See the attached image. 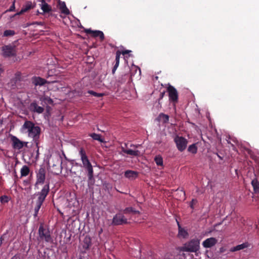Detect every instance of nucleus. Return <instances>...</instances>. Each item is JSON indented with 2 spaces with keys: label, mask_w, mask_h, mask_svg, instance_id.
<instances>
[{
  "label": "nucleus",
  "mask_w": 259,
  "mask_h": 259,
  "mask_svg": "<svg viewBox=\"0 0 259 259\" xmlns=\"http://www.w3.org/2000/svg\"><path fill=\"white\" fill-rule=\"evenodd\" d=\"M23 133H27L29 137L33 139L35 145L37 146L39 144V138L41 129L31 121L26 120L21 127Z\"/></svg>",
  "instance_id": "obj_1"
},
{
  "label": "nucleus",
  "mask_w": 259,
  "mask_h": 259,
  "mask_svg": "<svg viewBox=\"0 0 259 259\" xmlns=\"http://www.w3.org/2000/svg\"><path fill=\"white\" fill-rule=\"evenodd\" d=\"M79 154L82 162L83 166L88 171L89 184L93 185L94 183V171L91 163L90 162L88 156L86 155L85 150L82 148L79 150Z\"/></svg>",
  "instance_id": "obj_2"
},
{
  "label": "nucleus",
  "mask_w": 259,
  "mask_h": 259,
  "mask_svg": "<svg viewBox=\"0 0 259 259\" xmlns=\"http://www.w3.org/2000/svg\"><path fill=\"white\" fill-rule=\"evenodd\" d=\"M50 191L49 183L46 184L40 192L38 193V198L35 202V207L34 208V213L33 216L34 218L37 217L38 212L40 209L43 202H44L47 196Z\"/></svg>",
  "instance_id": "obj_3"
},
{
  "label": "nucleus",
  "mask_w": 259,
  "mask_h": 259,
  "mask_svg": "<svg viewBox=\"0 0 259 259\" xmlns=\"http://www.w3.org/2000/svg\"><path fill=\"white\" fill-rule=\"evenodd\" d=\"M62 158L60 155H55L51 157L49 164L52 167V172L55 175L61 173L62 167Z\"/></svg>",
  "instance_id": "obj_4"
},
{
  "label": "nucleus",
  "mask_w": 259,
  "mask_h": 259,
  "mask_svg": "<svg viewBox=\"0 0 259 259\" xmlns=\"http://www.w3.org/2000/svg\"><path fill=\"white\" fill-rule=\"evenodd\" d=\"M22 81V78L21 76V73L20 72H17L15 74L14 76L8 82V85L12 90L20 89L22 88L21 84Z\"/></svg>",
  "instance_id": "obj_5"
},
{
  "label": "nucleus",
  "mask_w": 259,
  "mask_h": 259,
  "mask_svg": "<svg viewBox=\"0 0 259 259\" xmlns=\"http://www.w3.org/2000/svg\"><path fill=\"white\" fill-rule=\"evenodd\" d=\"M38 233L40 240L45 241L46 242H53V240L50 231L49 229L45 228L43 224H40L39 226Z\"/></svg>",
  "instance_id": "obj_6"
},
{
  "label": "nucleus",
  "mask_w": 259,
  "mask_h": 259,
  "mask_svg": "<svg viewBox=\"0 0 259 259\" xmlns=\"http://www.w3.org/2000/svg\"><path fill=\"white\" fill-rule=\"evenodd\" d=\"M199 248V241L197 239H192L186 243L182 247V250L184 251L196 252Z\"/></svg>",
  "instance_id": "obj_7"
},
{
  "label": "nucleus",
  "mask_w": 259,
  "mask_h": 259,
  "mask_svg": "<svg viewBox=\"0 0 259 259\" xmlns=\"http://www.w3.org/2000/svg\"><path fill=\"white\" fill-rule=\"evenodd\" d=\"M2 55L5 58L15 57L16 56L15 46L5 45L2 48Z\"/></svg>",
  "instance_id": "obj_8"
},
{
  "label": "nucleus",
  "mask_w": 259,
  "mask_h": 259,
  "mask_svg": "<svg viewBox=\"0 0 259 259\" xmlns=\"http://www.w3.org/2000/svg\"><path fill=\"white\" fill-rule=\"evenodd\" d=\"M166 90L168 94L169 101L174 104L177 103L178 102L179 94L176 89L172 85L168 84Z\"/></svg>",
  "instance_id": "obj_9"
},
{
  "label": "nucleus",
  "mask_w": 259,
  "mask_h": 259,
  "mask_svg": "<svg viewBox=\"0 0 259 259\" xmlns=\"http://www.w3.org/2000/svg\"><path fill=\"white\" fill-rule=\"evenodd\" d=\"M177 148L180 152H183L187 147L188 141L185 138L177 136L174 139Z\"/></svg>",
  "instance_id": "obj_10"
},
{
  "label": "nucleus",
  "mask_w": 259,
  "mask_h": 259,
  "mask_svg": "<svg viewBox=\"0 0 259 259\" xmlns=\"http://www.w3.org/2000/svg\"><path fill=\"white\" fill-rule=\"evenodd\" d=\"M127 223V220L122 213H117L113 218L112 224L113 225H122Z\"/></svg>",
  "instance_id": "obj_11"
},
{
  "label": "nucleus",
  "mask_w": 259,
  "mask_h": 259,
  "mask_svg": "<svg viewBox=\"0 0 259 259\" xmlns=\"http://www.w3.org/2000/svg\"><path fill=\"white\" fill-rule=\"evenodd\" d=\"M46 170L44 167H40L36 172V182L37 184H42L44 183L46 179Z\"/></svg>",
  "instance_id": "obj_12"
},
{
  "label": "nucleus",
  "mask_w": 259,
  "mask_h": 259,
  "mask_svg": "<svg viewBox=\"0 0 259 259\" xmlns=\"http://www.w3.org/2000/svg\"><path fill=\"white\" fill-rule=\"evenodd\" d=\"M36 6L35 3H32L31 2H26V3L23 6L21 11L17 13H16L15 15H20L24 13H25L29 10L34 8Z\"/></svg>",
  "instance_id": "obj_13"
},
{
  "label": "nucleus",
  "mask_w": 259,
  "mask_h": 259,
  "mask_svg": "<svg viewBox=\"0 0 259 259\" xmlns=\"http://www.w3.org/2000/svg\"><path fill=\"white\" fill-rule=\"evenodd\" d=\"M29 109L30 111L41 114L44 111V108L38 106L36 101H34L29 106Z\"/></svg>",
  "instance_id": "obj_14"
},
{
  "label": "nucleus",
  "mask_w": 259,
  "mask_h": 259,
  "mask_svg": "<svg viewBox=\"0 0 259 259\" xmlns=\"http://www.w3.org/2000/svg\"><path fill=\"white\" fill-rule=\"evenodd\" d=\"M11 141L12 142V146L15 149L20 150L24 146L23 142L20 141L16 136H12L11 137Z\"/></svg>",
  "instance_id": "obj_15"
},
{
  "label": "nucleus",
  "mask_w": 259,
  "mask_h": 259,
  "mask_svg": "<svg viewBox=\"0 0 259 259\" xmlns=\"http://www.w3.org/2000/svg\"><path fill=\"white\" fill-rule=\"evenodd\" d=\"M88 34H91L92 36L94 37H99L100 40L102 41L104 39V34L103 32L100 30H92L91 29H88L85 30Z\"/></svg>",
  "instance_id": "obj_16"
},
{
  "label": "nucleus",
  "mask_w": 259,
  "mask_h": 259,
  "mask_svg": "<svg viewBox=\"0 0 259 259\" xmlns=\"http://www.w3.org/2000/svg\"><path fill=\"white\" fill-rule=\"evenodd\" d=\"M218 242L216 238L214 237H210L205 239L202 242V245L205 248H210L214 246Z\"/></svg>",
  "instance_id": "obj_17"
},
{
  "label": "nucleus",
  "mask_w": 259,
  "mask_h": 259,
  "mask_svg": "<svg viewBox=\"0 0 259 259\" xmlns=\"http://www.w3.org/2000/svg\"><path fill=\"white\" fill-rule=\"evenodd\" d=\"M32 83L35 85H43L46 83H48V82L45 79L40 77H36L34 76L32 78Z\"/></svg>",
  "instance_id": "obj_18"
},
{
  "label": "nucleus",
  "mask_w": 259,
  "mask_h": 259,
  "mask_svg": "<svg viewBox=\"0 0 259 259\" xmlns=\"http://www.w3.org/2000/svg\"><path fill=\"white\" fill-rule=\"evenodd\" d=\"M138 172L132 170H127L124 172V176L130 180L136 179L138 176Z\"/></svg>",
  "instance_id": "obj_19"
},
{
  "label": "nucleus",
  "mask_w": 259,
  "mask_h": 259,
  "mask_svg": "<svg viewBox=\"0 0 259 259\" xmlns=\"http://www.w3.org/2000/svg\"><path fill=\"white\" fill-rule=\"evenodd\" d=\"M40 7L44 13H49L52 11V7L47 3L45 0H41Z\"/></svg>",
  "instance_id": "obj_20"
},
{
  "label": "nucleus",
  "mask_w": 259,
  "mask_h": 259,
  "mask_svg": "<svg viewBox=\"0 0 259 259\" xmlns=\"http://www.w3.org/2000/svg\"><path fill=\"white\" fill-rule=\"evenodd\" d=\"M120 55L121 52L120 51H117L116 52L115 63L112 70V72L113 74L115 73L117 68L119 66Z\"/></svg>",
  "instance_id": "obj_21"
},
{
  "label": "nucleus",
  "mask_w": 259,
  "mask_h": 259,
  "mask_svg": "<svg viewBox=\"0 0 259 259\" xmlns=\"http://www.w3.org/2000/svg\"><path fill=\"white\" fill-rule=\"evenodd\" d=\"M122 152L131 156H137L140 154L139 150H133L132 149H126L124 147H121Z\"/></svg>",
  "instance_id": "obj_22"
},
{
  "label": "nucleus",
  "mask_w": 259,
  "mask_h": 259,
  "mask_svg": "<svg viewBox=\"0 0 259 259\" xmlns=\"http://www.w3.org/2000/svg\"><path fill=\"white\" fill-rule=\"evenodd\" d=\"M59 9L61 11V13L65 14L68 15L70 13L69 10L67 8L65 3L64 2H59Z\"/></svg>",
  "instance_id": "obj_23"
},
{
  "label": "nucleus",
  "mask_w": 259,
  "mask_h": 259,
  "mask_svg": "<svg viewBox=\"0 0 259 259\" xmlns=\"http://www.w3.org/2000/svg\"><path fill=\"white\" fill-rule=\"evenodd\" d=\"M92 245V240L90 237L86 236L83 241L82 246L85 249H88Z\"/></svg>",
  "instance_id": "obj_24"
},
{
  "label": "nucleus",
  "mask_w": 259,
  "mask_h": 259,
  "mask_svg": "<svg viewBox=\"0 0 259 259\" xmlns=\"http://www.w3.org/2000/svg\"><path fill=\"white\" fill-rule=\"evenodd\" d=\"M157 120L159 121H162L163 123H166L169 121V116L164 113H161L157 118Z\"/></svg>",
  "instance_id": "obj_25"
},
{
  "label": "nucleus",
  "mask_w": 259,
  "mask_h": 259,
  "mask_svg": "<svg viewBox=\"0 0 259 259\" xmlns=\"http://www.w3.org/2000/svg\"><path fill=\"white\" fill-rule=\"evenodd\" d=\"M251 185L253 188L254 192L255 194H259V182L256 178L252 180Z\"/></svg>",
  "instance_id": "obj_26"
},
{
  "label": "nucleus",
  "mask_w": 259,
  "mask_h": 259,
  "mask_svg": "<svg viewBox=\"0 0 259 259\" xmlns=\"http://www.w3.org/2000/svg\"><path fill=\"white\" fill-rule=\"evenodd\" d=\"M29 172V167L27 165H23L20 170L21 176L26 177L28 175Z\"/></svg>",
  "instance_id": "obj_27"
},
{
  "label": "nucleus",
  "mask_w": 259,
  "mask_h": 259,
  "mask_svg": "<svg viewBox=\"0 0 259 259\" xmlns=\"http://www.w3.org/2000/svg\"><path fill=\"white\" fill-rule=\"evenodd\" d=\"M247 247V244L246 243H242L241 244L238 245L235 247H232L230 249V251L235 252L238 250H240Z\"/></svg>",
  "instance_id": "obj_28"
},
{
  "label": "nucleus",
  "mask_w": 259,
  "mask_h": 259,
  "mask_svg": "<svg viewBox=\"0 0 259 259\" xmlns=\"http://www.w3.org/2000/svg\"><path fill=\"white\" fill-rule=\"evenodd\" d=\"M177 223L179 227V235L184 238L186 237L188 235V233L181 227L178 221Z\"/></svg>",
  "instance_id": "obj_29"
},
{
  "label": "nucleus",
  "mask_w": 259,
  "mask_h": 259,
  "mask_svg": "<svg viewBox=\"0 0 259 259\" xmlns=\"http://www.w3.org/2000/svg\"><path fill=\"white\" fill-rule=\"evenodd\" d=\"M89 136L95 140L98 141L100 142H103L104 141L103 139L101 138V136L99 134L92 133L90 134Z\"/></svg>",
  "instance_id": "obj_30"
},
{
  "label": "nucleus",
  "mask_w": 259,
  "mask_h": 259,
  "mask_svg": "<svg viewBox=\"0 0 259 259\" xmlns=\"http://www.w3.org/2000/svg\"><path fill=\"white\" fill-rule=\"evenodd\" d=\"M188 151L193 154H196L197 152V147L196 144H193L190 145L188 148Z\"/></svg>",
  "instance_id": "obj_31"
},
{
  "label": "nucleus",
  "mask_w": 259,
  "mask_h": 259,
  "mask_svg": "<svg viewBox=\"0 0 259 259\" xmlns=\"http://www.w3.org/2000/svg\"><path fill=\"white\" fill-rule=\"evenodd\" d=\"M123 212L124 213H131V212L134 213L135 214L140 213L139 211L135 210L132 207H126V208H125L124 209Z\"/></svg>",
  "instance_id": "obj_32"
},
{
  "label": "nucleus",
  "mask_w": 259,
  "mask_h": 259,
  "mask_svg": "<svg viewBox=\"0 0 259 259\" xmlns=\"http://www.w3.org/2000/svg\"><path fill=\"white\" fill-rule=\"evenodd\" d=\"M154 161L158 166H162L163 165V158L160 155L156 156L154 158Z\"/></svg>",
  "instance_id": "obj_33"
},
{
  "label": "nucleus",
  "mask_w": 259,
  "mask_h": 259,
  "mask_svg": "<svg viewBox=\"0 0 259 259\" xmlns=\"http://www.w3.org/2000/svg\"><path fill=\"white\" fill-rule=\"evenodd\" d=\"M15 34V32L13 30H6L4 32V36H11Z\"/></svg>",
  "instance_id": "obj_34"
},
{
  "label": "nucleus",
  "mask_w": 259,
  "mask_h": 259,
  "mask_svg": "<svg viewBox=\"0 0 259 259\" xmlns=\"http://www.w3.org/2000/svg\"><path fill=\"white\" fill-rule=\"evenodd\" d=\"M88 93L97 97H101L103 96V94L97 93L93 91L90 90L88 91Z\"/></svg>",
  "instance_id": "obj_35"
},
{
  "label": "nucleus",
  "mask_w": 259,
  "mask_h": 259,
  "mask_svg": "<svg viewBox=\"0 0 259 259\" xmlns=\"http://www.w3.org/2000/svg\"><path fill=\"white\" fill-rule=\"evenodd\" d=\"M0 199L2 203H7L9 200V197L6 195L1 196Z\"/></svg>",
  "instance_id": "obj_36"
},
{
  "label": "nucleus",
  "mask_w": 259,
  "mask_h": 259,
  "mask_svg": "<svg viewBox=\"0 0 259 259\" xmlns=\"http://www.w3.org/2000/svg\"><path fill=\"white\" fill-rule=\"evenodd\" d=\"M197 203V200L196 199H193L190 202V206L192 209L194 208V205Z\"/></svg>",
  "instance_id": "obj_37"
},
{
  "label": "nucleus",
  "mask_w": 259,
  "mask_h": 259,
  "mask_svg": "<svg viewBox=\"0 0 259 259\" xmlns=\"http://www.w3.org/2000/svg\"><path fill=\"white\" fill-rule=\"evenodd\" d=\"M15 9V3L14 2L13 4L11 6L10 8L7 10L8 12H12L14 11Z\"/></svg>",
  "instance_id": "obj_38"
},
{
  "label": "nucleus",
  "mask_w": 259,
  "mask_h": 259,
  "mask_svg": "<svg viewBox=\"0 0 259 259\" xmlns=\"http://www.w3.org/2000/svg\"><path fill=\"white\" fill-rule=\"evenodd\" d=\"M165 93V92L164 91H163V92L160 93V96H159V99H158L159 104H160V103H159L160 100H161L163 98V97L164 96Z\"/></svg>",
  "instance_id": "obj_39"
},
{
  "label": "nucleus",
  "mask_w": 259,
  "mask_h": 259,
  "mask_svg": "<svg viewBox=\"0 0 259 259\" xmlns=\"http://www.w3.org/2000/svg\"><path fill=\"white\" fill-rule=\"evenodd\" d=\"M4 68L2 64H0V76L4 72Z\"/></svg>",
  "instance_id": "obj_40"
},
{
  "label": "nucleus",
  "mask_w": 259,
  "mask_h": 259,
  "mask_svg": "<svg viewBox=\"0 0 259 259\" xmlns=\"http://www.w3.org/2000/svg\"><path fill=\"white\" fill-rule=\"evenodd\" d=\"M35 146H36V148L37 149L36 151V158H37L38 156H39V145H37V146H36L35 145Z\"/></svg>",
  "instance_id": "obj_41"
},
{
  "label": "nucleus",
  "mask_w": 259,
  "mask_h": 259,
  "mask_svg": "<svg viewBox=\"0 0 259 259\" xmlns=\"http://www.w3.org/2000/svg\"><path fill=\"white\" fill-rule=\"evenodd\" d=\"M130 52H131V51L125 50V51H123L122 52H121V54H122L123 55H125L126 54L130 53Z\"/></svg>",
  "instance_id": "obj_42"
},
{
  "label": "nucleus",
  "mask_w": 259,
  "mask_h": 259,
  "mask_svg": "<svg viewBox=\"0 0 259 259\" xmlns=\"http://www.w3.org/2000/svg\"><path fill=\"white\" fill-rule=\"evenodd\" d=\"M45 100H47L48 101V102L50 104H51L53 103V101L51 99L49 98H45Z\"/></svg>",
  "instance_id": "obj_43"
},
{
  "label": "nucleus",
  "mask_w": 259,
  "mask_h": 259,
  "mask_svg": "<svg viewBox=\"0 0 259 259\" xmlns=\"http://www.w3.org/2000/svg\"><path fill=\"white\" fill-rule=\"evenodd\" d=\"M4 240V238H3V237H1L0 238V247L1 246L2 244V243H3V241Z\"/></svg>",
  "instance_id": "obj_44"
},
{
  "label": "nucleus",
  "mask_w": 259,
  "mask_h": 259,
  "mask_svg": "<svg viewBox=\"0 0 259 259\" xmlns=\"http://www.w3.org/2000/svg\"><path fill=\"white\" fill-rule=\"evenodd\" d=\"M23 143H24V146L27 147L28 142H23Z\"/></svg>",
  "instance_id": "obj_45"
},
{
  "label": "nucleus",
  "mask_w": 259,
  "mask_h": 259,
  "mask_svg": "<svg viewBox=\"0 0 259 259\" xmlns=\"http://www.w3.org/2000/svg\"><path fill=\"white\" fill-rule=\"evenodd\" d=\"M217 155L218 156V157L220 159H222V157L221 156H220L218 154H217Z\"/></svg>",
  "instance_id": "obj_46"
},
{
  "label": "nucleus",
  "mask_w": 259,
  "mask_h": 259,
  "mask_svg": "<svg viewBox=\"0 0 259 259\" xmlns=\"http://www.w3.org/2000/svg\"><path fill=\"white\" fill-rule=\"evenodd\" d=\"M63 155H64V158H65L66 159H67V157H66V155H65V154H64V152H63Z\"/></svg>",
  "instance_id": "obj_47"
},
{
  "label": "nucleus",
  "mask_w": 259,
  "mask_h": 259,
  "mask_svg": "<svg viewBox=\"0 0 259 259\" xmlns=\"http://www.w3.org/2000/svg\"><path fill=\"white\" fill-rule=\"evenodd\" d=\"M102 232V229H101V231H100L99 233H101Z\"/></svg>",
  "instance_id": "obj_48"
},
{
  "label": "nucleus",
  "mask_w": 259,
  "mask_h": 259,
  "mask_svg": "<svg viewBox=\"0 0 259 259\" xmlns=\"http://www.w3.org/2000/svg\"><path fill=\"white\" fill-rule=\"evenodd\" d=\"M78 259H82L81 257H80Z\"/></svg>",
  "instance_id": "obj_49"
},
{
  "label": "nucleus",
  "mask_w": 259,
  "mask_h": 259,
  "mask_svg": "<svg viewBox=\"0 0 259 259\" xmlns=\"http://www.w3.org/2000/svg\"><path fill=\"white\" fill-rule=\"evenodd\" d=\"M11 259H13V258H12Z\"/></svg>",
  "instance_id": "obj_50"
}]
</instances>
